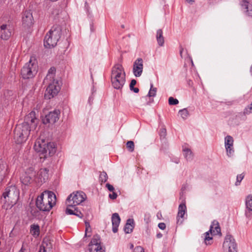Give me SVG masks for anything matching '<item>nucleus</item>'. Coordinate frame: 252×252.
I'll return each instance as SVG.
<instances>
[{
  "instance_id": "nucleus-1",
  "label": "nucleus",
  "mask_w": 252,
  "mask_h": 252,
  "mask_svg": "<svg viewBox=\"0 0 252 252\" xmlns=\"http://www.w3.org/2000/svg\"><path fill=\"white\" fill-rule=\"evenodd\" d=\"M37 120L34 111L31 112L25 118L24 122L18 127V137L17 138V144L25 142L29 135L32 128H34L37 124Z\"/></svg>"
},
{
  "instance_id": "nucleus-2",
  "label": "nucleus",
  "mask_w": 252,
  "mask_h": 252,
  "mask_svg": "<svg viewBox=\"0 0 252 252\" xmlns=\"http://www.w3.org/2000/svg\"><path fill=\"white\" fill-rule=\"evenodd\" d=\"M56 196L54 192L46 190L39 195L36 200L37 208L43 212L49 211L56 204Z\"/></svg>"
},
{
  "instance_id": "nucleus-3",
  "label": "nucleus",
  "mask_w": 252,
  "mask_h": 252,
  "mask_svg": "<svg viewBox=\"0 0 252 252\" xmlns=\"http://www.w3.org/2000/svg\"><path fill=\"white\" fill-rule=\"evenodd\" d=\"M35 151L40 153V158H45L48 156H52L56 152L55 144L53 142H48L44 139H37L34 145Z\"/></svg>"
},
{
  "instance_id": "nucleus-4",
  "label": "nucleus",
  "mask_w": 252,
  "mask_h": 252,
  "mask_svg": "<svg viewBox=\"0 0 252 252\" xmlns=\"http://www.w3.org/2000/svg\"><path fill=\"white\" fill-rule=\"evenodd\" d=\"M111 82L116 89H121L126 82V74L123 66L120 64L115 65L111 71Z\"/></svg>"
},
{
  "instance_id": "nucleus-5",
  "label": "nucleus",
  "mask_w": 252,
  "mask_h": 252,
  "mask_svg": "<svg viewBox=\"0 0 252 252\" xmlns=\"http://www.w3.org/2000/svg\"><path fill=\"white\" fill-rule=\"evenodd\" d=\"M61 28L59 26H54L46 33L44 40V45L46 48L55 47L61 37Z\"/></svg>"
},
{
  "instance_id": "nucleus-6",
  "label": "nucleus",
  "mask_w": 252,
  "mask_h": 252,
  "mask_svg": "<svg viewBox=\"0 0 252 252\" xmlns=\"http://www.w3.org/2000/svg\"><path fill=\"white\" fill-rule=\"evenodd\" d=\"M37 62L34 57H31L29 61L27 63L21 71V75L24 79L33 78L37 72Z\"/></svg>"
},
{
  "instance_id": "nucleus-7",
  "label": "nucleus",
  "mask_w": 252,
  "mask_h": 252,
  "mask_svg": "<svg viewBox=\"0 0 252 252\" xmlns=\"http://www.w3.org/2000/svg\"><path fill=\"white\" fill-rule=\"evenodd\" d=\"M86 198V195L84 192L77 191L69 195L66 199V204L67 206L73 207L81 203Z\"/></svg>"
},
{
  "instance_id": "nucleus-8",
  "label": "nucleus",
  "mask_w": 252,
  "mask_h": 252,
  "mask_svg": "<svg viewBox=\"0 0 252 252\" xmlns=\"http://www.w3.org/2000/svg\"><path fill=\"white\" fill-rule=\"evenodd\" d=\"M15 192L16 187L11 185L7 187L5 189V191L3 193L1 199L4 202L3 207L5 208L6 210L10 209L13 206L14 204H11V205L8 204V206H6V203L9 201L12 202V200L14 199L16 196Z\"/></svg>"
},
{
  "instance_id": "nucleus-9",
  "label": "nucleus",
  "mask_w": 252,
  "mask_h": 252,
  "mask_svg": "<svg viewBox=\"0 0 252 252\" xmlns=\"http://www.w3.org/2000/svg\"><path fill=\"white\" fill-rule=\"evenodd\" d=\"M48 83L49 85L45 91L44 96L45 98L50 99L58 94L61 88L58 81L56 79H53Z\"/></svg>"
},
{
  "instance_id": "nucleus-10",
  "label": "nucleus",
  "mask_w": 252,
  "mask_h": 252,
  "mask_svg": "<svg viewBox=\"0 0 252 252\" xmlns=\"http://www.w3.org/2000/svg\"><path fill=\"white\" fill-rule=\"evenodd\" d=\"M223 252H237V245L233 237L227 234L223 243Z\"/></svg>"
},
{
  "instance_id": "nucleus-11",
  "label": "nucleus",
  "mask_w": 252,
  "mask_h": 252,
  "mask_svg": "<svg viewBox=\"0 0 252 252\" xmlns=\"http://www.w3.org/2000/svg\"><path fill=\"white\" fill-rule=\"evenodd\" d=\"M89 247L90 252H104L100 245V237L97 235L94 236L89 244Z\"/></svg>"
},
{
  "instance_id": "nucleus-12",
  "label": "nucleus",
  "mask_w": 252,
  "mask_h": 252,
  "mask_svg": "<svg viewBox=\"0 0 252 252\" xmlns=\"http://www.w3.org/2000/svg\"><path fill=\"white\" fill-rule=\"evenodd\" d=\"M33 25V18L30 11H25L22 16V25L26 29L30 28Z\"/></svg>"
},
{
  "instance_id": "nucleus-13",
  "label": "nucleus",
  "mask_w": 252,
  "mask_h": 252,
  "mask_svg": "<svg viewBox=\"0 0 252 252\" xmlns=\"http://www.w3.org/2000/svg\"><path fill=\"white\" fill-rule=\"evenodd\" d=\"M233 142L234 140L232 136L227 135L225 137V147L226 150L227 155L228 157H231L234 152L233 148Z\"/></svg>"
},
{
  "instance_id": "nucleus-14",
  "label": "nucleus",
  "mask_w": 252,
  "mask_h": 252,
  "mask_svg": "<svg viewBox=\"0 0 252 252\" xmlns=\"http://www.w3.org/2000/svg\"><path fill=\"white\" fill-rule=\"evenodd\" d=\"M60 114V112L58 110H55L52 112H50L46 115L44 123L54 124L59 120Z\"/></svg>"
},
{
  "instance_id": "nucleus-15",
  "label": "nucleus",
  "mask_w": 252,
  "mask_h": 252,
  "mask_svg": "<svg viewBox=\"0 0 252 252\" xmlns=\"http://www.w3.org/2000/svg\"><path fill=\"white\" fill-rule=\"evenodd\" d=\"M143 60L141 58H138L134 62L133 67V72L136 77H139L141 75L143 72Z\"/></svg>"
},
{
  "instance_id": "nucleus-16",
  "label": "nucleus",
  "mask_w": 252,
  "mask_h": 252,
  "mask_svg": "<svg viewBox=\"0 0 252 252\" xmlns=\"http://www.w3.org/2000/svg\"><path fill=\"white\" fill-rule=\"evenodd\" d=\"M11 35L9 26L3 24L0 27V38L3 40H7Z\"/></svg>"
},
{
  "instance_id": "nucleus-17",
  "label": "nucleus",
  "mask_w": 252,
  "mask_h": 252,
  "mask_svg": "<svg viewBox=\"0 0 252 252\" xmlns=\"http://www.w3.org/2000/svg\"><path fill=\"white\" fill-rule=\"evenodd\" d=\"M240 5L246 15L252 16V4L250 3L249 0H241Z\"/></svg>"
},
{
  "instance_id": "nucleus-18",
  "label": "nucleus",
  "mask_w": 252,
  "mask_h": 252,
  "mask_svg": "<svg viewBox=\"0 0 252 252\" xmlns=\"http://www.w3.org/2000/svg\"><path fill=\"white\" fill-rule=\"evenodd\" d=\"M186 211V206L185 203L181 204L178 208V213L177 216V223L181 224L183 222V219Z\"/></svg>"
},
{
  "instance_id": "nucleus-19",
  "label": "nucleus",
  "mask_w": 252,
  "mask_h": 252,
  "mask_svg": "<svg viewBox=\"0 0 252 252\" xmlns=\"http://www.w3.org/2000/svg\"><path fill=\"white\" fill-rule=\"evenodd\" d=\"M121 221L120 217L118 213H114L112 216V223L113 226V231L116 233L118 231V228Z\"/></svg>"
},
{
  "instance_id": "nucleus-20",
  "label": "nucleus",
  "mask_w": 252,
  "mask_h": 252,
  "mask_svg": "<svg viewBox=\"0 0 252 252\" xmlns=\"http://www.w3.org/2000/svg\"><path fill=\"white\" fill-rule=\"evenodd\" d=\"M209 231L211 235H215L220 233V228L217 221L214 220L212 222Z\"/></svg>"
},
{
  "instance_id": "nucleus-21",
  "label": "nucleus",
  "mask_w": 252,
  "mask_h": 252,
  "mask_svg": "<svg viewBox=\"0 0 252 252\" xmlns=\"http://www.w3.org/2000/svg\"><path fill=\"white\" fill-rule=\"evenodd\" d=\"M134 227V221L133 219H129L124 227V231L126 233H131Z\"/></svg>"
},
{
  "instance_id": "nucleus-22",
  "label": "nucleus",
  "mask_w": 252,
  "mask_h": 252,
  "mask_svg": "<svg viewBox=\"0 0 252 252\" xmlns=\"http://www.w3.org/2000/svg\"><path fill=\"white\" fill-rule=\"evenodd\" d=\"M56 72V68L54 67H51L48 70L47 75L44 80V83H48V82L52 81L55 79Z\"/></svg>"
},
{
  "instance_id": "nucleus-23",
  "label": "nucleus",
  "mask_w": 252,
  "mask_h": 252,
  "mask_svg": "<svg viewBox=\"0 0 252 252\" xmlns=\"http://www.w3.org/2000/svg\"><path fill=\"white\" fill-rule=\"evenodd\" d=\"M246 213L252 214V195H248L245 199Z\"/></svg>"
},
{
  "instance_id": "nucleus-24",
  "label": "nucleus",
  "mask_w": 252,
  "mask_h": 252,
  "mask_svg": "<svg viewBox=\"0 0 252 252\" xmlns=\"http://www.w3.org/2000/svg\"><path fill=\"white\" fill-rule=\"evenodd\" d=\"M42 249L50 251L52 249L53 245L49 238H44L41 245Z\"/></svg>"
},
{
  "instance_id": "nucleus-25",
  "label": "nucleus",
  "mask_w": 252,
  "mask_h": 252,
  "mask_svg": "<svg viewBox=\"0 0 252 252\" xmlns=\"http://www.w3.org/2000/svg\"><path fill=\"white\" fill-rule=\"evenodd\" d=\"M6 171V163L2 159H0V184L4 178Z\"/></svg>"
},
{
  "instance_id": "nucleus-26",
  "label": "nucleus",
  "mask_w": 252,
  "mask_h": 252,
  "mask_svg": "<svg viewBox=\"0 0 252 252\" xmlns=\"http://www.w3.org/2000/svg\"><path fill=\"white\" fill-rule=\"evenodd\" d=\"M38 177L41 182H45L48 177V170L46 168L41 169L38 173Z\"/></svg>"
},
{
  "instance_id": "nucleus-27",
  "label": "nucleus",
  "mask_w": 252,
  "mask_h": 252,
  "mask_svg": "<svg viewBox=\"0 0 252 252\" xmlns=\"http://www.w3.org/2000/svg\"><path fill=\"white\" fill-rule=\"evenodd\" d=\"M156 38L158 44L160 46H162L164 45V39L163 36V32L161 29H159L157 32Z\"/></svg>"
},
{
  "instance_id": "nucleus-28",
  "label": "nucleus",
  "mask_w": 252,
  "mask_h": 252,
  "mask_svg": "<svg viewBox=\"0 0 252 252\" xmlns=\"http://www.w3.org/2000/svg\"><path fill=\"white\" fill-rule=\"evenodd\" d=\"M31 234L34 236H37L39 234V227L37 225H32L31 228Z\"/></svg>"
},
{
  "instance_id": "nucleus-29",
  "label": "nucleus",
  "mask_w": 252,
  "mask_h": 252,
  "mask_svg": "<svg viewBox=\"0 0 252 252\" xmlns=\"http://www.w3.org/2000/svg\"><path fill=\"white\" fill-rule=\"evenodd\" d=\"M204 243L206 245H211L212 243V237L210 236V232L208 231L205 234Z\"/></svg>"
},
{
  "instance_id": "nucleus-30",
  "label": "nucleus",
  "mask_w": 252,
  "mask_h": 252,
  "mask_svg": "<svg viewBox=\"0 0 252 252\" xmlns=\"http://www.w3.org/2000/svg\"><path fill=\"white\" fill-rule=\"evenodd\" d=\"M184 154L187 160H190L192 158V153L191 151L189 149H184Z\"/></svg>"
},
{
  "instance_id": "nucleus-31",
  "label": "nucleus",
  "mask_w": 252,
  "mask_h": 252,
  "mask_svg": "<svg viewBox=\"0 0 252 252\" xmlns=\"http://www.w3.org/2000/svg\"><path fill=\"white\" fill-rule=\"evenodd\" d=\"M20 180L23 184L28 185L31 183L32 178L29 176L23 175L20 177Z\"/></svg>"
},
{
  "instance_id": "nucleus-32",
  "label": "nucleus",
  "mask_w": 252,
  "mask_h": 252,
  "mask_svg": "<svg viewBox=\"0 0 252 252\" xmlns=\"http://www.w3.org/2000/svg\"><path fill=\"white\" fill-rule=\"evenodd\" d=\"M179 113L182 117V118L184 120L187 119L189 116V112L188 110L186 108H184L182 110H180L179 111Z\"/></svg>"
},
{
  "instance_id": "nucleus-33",
  "label": "nucleus",
  "mask_w": 252,
  "mask_h": 252,
  "mask_svg": "<svg viewBox=\"0 0 252 252\" xmlns=\"http://www.w3.org/2000/svg\"><path fill=\"white\" fill-rule=\"evenodd\" d=\"M99 181L102 183H105L107 181L108 179V176L106 172H102L100 173L99 175Z\"/></svg>"
},
{
  "instance_id": "nucleus-34",
  "label": "nucleus",
  "mask_w": 252,
  "mask_h": 252,
  "mask_svg": "<svg viewBox=\"0 0 252 252\" xmlns=\"http://www.w3.org/2000/svg\"><path fill=\"white\" fill-rule=\"evenodd\" d=\"M157 93V88L153 87V85H151V88L148 94L149 97L155 96Z\"/></svg>"
},
{
  "instance_id": "nucleus-35",
  "label": "nucleus",
  "mask_w": 252,
  "mask_h": 252,
  "mask_svg": "<svg viewBox=\"0 0 252 252\" xmlns=\"http://www.w3.org/2000/svg\"><path fill=\"white\" fill-rule=\"evenodd\" d=\"M126 145L127 149H128V150L129 152H132L134 151V143L133 141H129L127 142Z\"/></svg>"
},
{
  "instance_id": "nucleus-36",
  "label": "nucleus",
  "mask_w": 252,
  "mask_h": 252,
  "mask_svg": "<svg viewBox=\"0 0 252 252\" xmlns=\"http://www.w3.org/2000/svg\"><path fill=\"white\" fill-rule=\"evenodd\" d=\"M69 206L67 207L66 210H65V213L67 215H74L75 214L76 210L77 208H74V209H70L69 208Z\"/></svg>"
},
{
  "instance_id": "nucleus-37",
  "label": "nucleus",
  "mask_w": 252,
  "mask_h": 252,
  "mask_svg": "<svg viewBox=\"0 0 252 252\" xmlns=\"http://www.w3.org/2000/svg\"><path fill=\"white\" fill-rule=\"evenodd\" d=\"M168 103L170 105H176L178 104L179 101L176 98H174L173 97H170L168 99Z\"/></svg>"
},
{
  "instance_id": "nucleus-38",
  "label": "nucleus",
  "mask_w": 252,
  "mask_h": 252,
  "mask_svg": "<svg viewBox=\"0 0 252 252\" xmlns=\"http://www.w3.org/2000/svg\"><path fill=\"white\" fill-rule=\"evenodd\" d=\"M244 177V175L243 174L237 175V181L235 183L236 186H238L240 184L241 181L243 179Z\"/></svg>"
},
{
  "instance_id": "nucleus-39",
  "label": "nucleus",
  "mask_w": 252,
  "mask_h": 252,
  "mask_svg": "<svg viewBox=\"0 0 252 252\" xmlns=\"http://www.w3.org/2000/svg\"><path fill=\"white\" fill-rule=\"evenodd\" d=\"M252 113V103L248 107L244 110V113L245 114H249Z\"/></svg>"
},
{
  "instance_id": "nucleus-40",
  "label": "nucleus",
  "mask_w": 252,
  "mask_h": 252,
  "mask_svg": "<svg viewBox=\"0 0 252 252\" xmlns=\"http://www.w3.org/2000/svg\"><path fill=\"white\" fill-rule=\"evenodd\" d=\"M74 215L76 216L79 218H82L83 217V214L79 210H78L77 208L76 210Z\"/></svg>"
},
{
  "instance_id": "nucleus-41",
  "label": "nucleus",
  "mask_w": 252,
  "mask_h": 252,
  "mask_svg": "<svg viewBox=\"0 0 252 252\" xmlns=\"http://www.w3.org/2000/svg\"><path fill=\"white\" fill-rule=\"evenodd\" d=\"M133 252H144V249L141 246L136 247Z\"/></svg>"
},
{
  "instance_id": "nucleus-42",
  "label": "nucleus",
  "mask_w": 252,
  "mask_h": 252,
  "mask_svg": "<svg viewBox=\"0 0 252 252\" xmlns=\"http://www.w3.org/2000/svg\"><path fill=\"white\" fill-rule=\"evenodd\" d=\"M15 236L16 231L15 230L14 227L9 233V237H11V238H13L15 237Z\"/></svg>"
},
{
  "instance_id": "nucleus-43",
  "label": "nucleus",
  "mask_w": 252,
  "mask_h": 252,
  "mask_svg": "<svg viewBox=\"0 0 252 252\" xmlns=\"http://www.w3.org/2000/svg\"><path fill=\"white\" fill-rule=\"evenodd\" d=\"M136 80L134 79L132 80L129 85L130 89L131 90V89H133V88H134V86L136 85Z\"/></svg>"
},
{
  "instance_id": "nucleus-44",
  "label": "nucleus",
  "mask_w": 252,
  "mask_h": 252,
  "mask_svg": "<svg viewBox=\"0 0 252 252\" xmlns=\"http://www.w3.org/2000/svg\"><path fill=\"white\" fill-rule=\"evenodd\" d=\"M109 196L111 199H115L117 198V194L116 192L113 191V193L112 194H110Z\"/></svg>"
},
{
  "instance_id": "nucleus-45",
  "label": "nucleus",
  "mask_w": 252,
  "mask_h": 252,
  "mask_svg": "<svg viewBox=\"0 0 252 252\" xmlns=\"http://www.w3.org/2000/svg\"><path fill=\"white\" fill-rule=\"evenodd\" d=\"M106 186L107 188L108 189L109 191H114V188L113 187V186H112L111 185H110L109 184H107Z\"/></svg>"
},
{
  "instance_id": "nucleus-46",
  "label": "nucleus",
  "mask_w": 252,
  "mask_h": 252,
  "mask_svg": "<svg viewBox=\"0 0 252 252\" xmlns=\"http://www.w3.org/2000/svg\"><path fill=\"white\" fill-rule=\"evenodd\" d=\"M158 226L160 229L162 230H164L166 227L165 224L163 222L159 223L158 225Z\"/></svg>"
},
{
  "instance_id": "nucleus-47",
  "label": "nucleus",
  "mask_w": 252,
  "mask_h": 252,
  "mask_svg": "<svg viewBox=\"0 0 252 252\" xmlns=\"http://www.w3.org/2000/svg\"><path fill=\"white\" fill-rule=\"evenodd\" d=\"M19 252H29V251L23 246Z\"/></svg>"
},
{
  "instance_id": "nucleus-48",
  "label": "nucleus",
  "mask_w": 252,
  "mask_h": 252,
  "mask_svg": "<svg viewBox=\"0 0 252 252\" xmlns=\"http://www.w3.org/2000/svg\"><path fill=\"white\" fill-rule=\"evenodd\" d=\"M166 133V129L165 128H162L160 130V135L161 136H164Z\"/></svg>"
},
{
  "instance_id": "nucleus-49",
  "label": "nucleus",
  "mask_w": 252,
  "mask_h": 252,
  "mask_svg": "<svg viewBox=\"0 0 252 252\" xmlns=\"http://www.w3.org/2000/svg\"><path fill=\"white\" fill-rule=\"evenodd\" d=\"M38 252H49V251L45 250V249H42V247L40 246V249Z\"/></svg>"
},
{
  "instance_id": "nucleus-50",
  "label": "nucleus",
  "mask_w": 252,
  "mask_h": 252,
  "mask_svg": "<svg viewBox=\"0 0 252 252\" xmlns=\"http://www.w3.org/2000/svg\"><path fill=\"white\" fill-rule=\"evenodd\" d=\"M131 90L133 91L135 93L139 92V89L137 88H133V89H131Z\"/></svg>"
},
{
  "instance_id": "nucleus-51",
  "label": "nucleus",
  "mask_w": 252,
  "mask_h": 252,
  "mask_svg": "<svg viewBox=\"0 0 252 252\" xmlns=\"http://www.w3.org/2000/svg\"><path fill=\"white\" fill-rule=\"evenodd\" d=\"M183 52V48H181L180 51V55L181 57H182V54Z\"/></svg>"
},
{
  "instance_id": "nucleus-52",
  "label": "nucleus",
  "mask_w": 252,
  "mask_h": 252,
  "mask_svg": "<svg viewBox=\"0 0 252 252\" xmlns=\"http://www.w3.org/2000/svg\"><path fill=\"white\" fill-rule=\"evenodd\" d=\"M189 3H192L194 1V0H186Z\"/></svg>"
},
{
  "instance_id": "nucleus-53",
  "label": "nucleus",
  "mask_w": 252,
  "mask_h": 252,
  "mask_svg": "<svg viewBox=\"0 0 252 252\" xmlns=\"http://www.w3.org/2000/svg\"><path fill=\"white\" fill-rule=\"evenodd\" d=\"M86 227L89 228L90 227L89 224L87 223V222H86Z\"/></svg>"
},
{
  "instance_id": "nucleus-54",
  "label": "nucleus",
  "mask_w": 252,
  "mask_h": 252,
  "mask_svg": "<svg viewBox=\"0 0 252 252\" xmlns=\"http://www.w3.org/2000/svg\"><path fill=\"white\" fill-rule=\"evenodd\" d=\"M89 228L88 227H86V231H88L89 230Z\"/></svg>"
},
{
  "instance_id": "nucleus-55",
  "label": "nucleus",
  "mask_w": 252,
  "mask_h": 252,
  "mask_svg": "<svg viewBox=\"0 0 252 252\" xmlns=\"http://www.w3.org/2000/svg\"><path fill=\"white\" fill-rule=\"evenodd\" d=\"M16 130V127L14 128L13 129V132H15Z\"/></svg>"
},
{
  "instance_id": "nucleus-56",
  "label": "nucleus",
  "mask_w": 252,
  "mask_h": 252,
  "mask_svg": "<svg viewBox=\"0 0 252 252\" xmlns=\"http://www.w3.org/2000/svg\"><path fill=\"white\" fill-rule=\"evenodd\" d=\"M51 0L52 1H57L58 0Z\"/></svg>"
},
{
  "instance_id": "nucleus-57",
  "label": "nucleus",
  "mask_w": 252,
  "mask_h": 252,
  "mask_svg": "<svg viewBox=\"0 0 252 252\" xmlns=\"http://www.w3.org/2000/svg\"><path fill=\"white\" fill-rule=\"evenodd\" d=\"M158 238H159L161 236V235H158Z\"/></svg>"
},
{
  "instance_id": "nucleus-58",
  "label": "nucleus",
  "mask_w": 252,
  "mask_h": 252,
  "mask_svg": "<svg viewBox=\"0 0 252 252\" xmlns=\"http://www.w3.org/2000/svg\"><path fill=\"white\" fill-rule=\"evenodd\" d=\"M158 238H159L161 236V235H158Z\"/></svg>"
}]
</instances>
